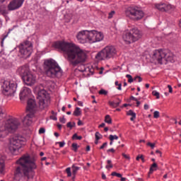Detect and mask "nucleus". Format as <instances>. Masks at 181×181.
<instances>
[{
  "label": "nucleus",
  "instance_id": "1",
  "mask_svg": "<svg viewBox=\"0 0 181 181\" xmlns=\"http://www.w3.org/2000/svg\"><path fill=\"white\" fill-rule=\"evenodd\" d=\"M53 46L66 55V59L72 67H76L81 63H86L87 60V54L76 44L66 41H57Z\"/></svg>",
  "mask_w": 181,
  "mask_h": 181
},
{
  "label": "nucleus",
  "instance_id": "2",
  "mask_svg": "<svg viewBox=\"0 0 181 181\" xmlns=\"http://www.w3.org/2000/svg\"><path fill=\"white\" fill-rule=\"evenodd\" d=\"M36 157L30 158L28 154L23 155L16 162L14 170V180L27 179V181L35 177V169L37 168L36 165Z\"/></svg>",
  "mask_w": 181,
  "mask_h": 181
},
{
  "label": "nucleus",
  "instance_id": "3",
  "mask_svg": "<svg viewBox=\"0 0 181 181\" xmlns=\"http://www.w3.org/2000/svg\"><path fill=\"white\" fill-rule=\"evenodd\" d=\"M45 74L47 77L54 78V77H62V68L54 59H47L44 62Z\"/></svg>",
  "mask_w": 181,
  "mask_h": 181
},
{
  "label": "nucleus",
  "instance_id": "4",
  "mask_svg": "<svg viewBox=\"0 0 181 181\" xmlns=\"http://www.w3.org/2000/svg\"><path fill=\"white\" fill-rule=\"evenodd\" d=\"M153 59L159 64H168V62L175 63L173 54L168 49H157L154 51Z\"/></svg>",
  "mask_w": 181,
  "mask_h": 181
},
{
  "label": "nucleus",
  "instance_id": "5",
  "mask_svg": "<svg viewBox=\"0 0 181 181\" xmlns=\"http://www.w3.org/2000/svg\"><path fill=\"white\" fill-rule=\"evenodd\" d=\"M21 126V122L16 118L7 119L5 124L0 122V138H5V131H16Z\"/></svg>",
  "mask_w": 181,
  "mask_h": 181
},
{
  "label": "nucleus",
  "instance_id": "6",
  "mask_svg": "<svg viewBox=\"0 0 181 181\" xmlns=\"http://www.w3.org/2000/svg\"><path fill=\"white\" fill-rule=\"evenodd\" d=\"M1 91L6 97H13L18 88V83L14 81H4L1 82Z\"/></svg>",
  "mask_w": 181,
  "mask_h": 181
},
{
  "label": "nucleus",
  "instance_id": "7",
  "mask_svg": "<svg viewBox=\"0 0 181 181\" xmlns=\"http://www.w3.org/2000/svg\"><path fill=\"white\" fill-rule=\"evenodd\" d=\"M18 56L22 59H28L33 52V44L29 40H25L18 45Z\"/></svg>",
  "mask_w": 181,
  "mask_h": 181
},
{
  "label": "nucleus",
  "instance_id": "8",
  "mask_svg": "<svg viewBox=\"0 0 181 181\" xmlns=\"http://www.w3.org/2000/svg\"><path fill=\"white\" fill-rule=\"evenodd\" d=\"M116 54L117 49H115V47L107 45L96 54L95 59H98L99 60H108L114 57Z\"/></svg>",
  "mask_w": 181,
  "mask_h": 181
},
{
  "label": "nucleus",
  "instance_id": "9",
  "mask_svg": "<svg viewBox=\"0 0 181 181\" xmlns=\"http://www.w3.org/2000/svg\"><path fill=\"white\" fill-rule=\"evenodd\" d=\"M141 37H142V33L138 28H132L129 32L123 35V40L125 41L127 45H131V43L139 40Z\"/></svg>",
  "mask_w": 181,
  "mask_h": 181
},
{
  "label": "nucleus",
  "instance_id": "10",
  "mask_svg": "<svg viewBox=\"0 0 181 181\" xmlns=\"http://www.w3.org/2000/svg\"><path fill=\"white\" fill-rule=\"evenodd\" d=\"M126 16L132 19V21H141L142 18L145 16V13L142 10L136 6H130L127 8L125 11Z\"/></svg>",
  "mask_w": 181,
  "mask_h": 181
},
{
  "label": "nucleus",
  "instance_id": "11",
  "mask_svg": "<svg viewBox=\"0 0 181 181\" xmlns=\"http://www.w3.org/2000/svg\"><path fill=\"white\" fill-rule=\"evenodd\" d=\"M39 105L40 110H45L50 105V95L47 94L46 90H42L38 93Z\"/></svg>",
  "mask_w": 181,
  "mask_h": 181
},
{
  "label": "nucleus",
  "instance_id": "12",
  "mask_svg": "<svg viewBox=\"0 0 181 181\" xmlns=\"http://www.w3.org/2000/svg\"><path fill=\"white\" fill-rule=\"evenodd\" d=\"M22 148V141L19 138V136H13L10 139L9 144V151L11 152H16V151H19Z\"/></svg>",
  "mask_w": 181,
  "mask_h": 181
},
{
  "label": "nucleus",
  "instance_id": "13",
  "mask_svg": "<svg viewBox=\"0 0 181 181\" xmlns=\"http://www.w3.org/2000/svg\"><path fill=\"white\" fill-rule=\"evenodd\" d=\"M22 80L24 82V84H25V86H28V87H32V86H35V84H36V76L33 74L30 71L25 76H23Z\"/></svg>",
  "mask_w": 181,
  "mask_h": 181
},
{
  "label": "nucleus",
  "instance_id": "14",
  "mask_svg": "<svg viewBox=\"0 0 181 181\" xmlns=\"http://www.w3.org/2000/svg\"><path fill=\"white\" fill-rule=\"evenodd\" d=\"M27 112H30L31 114H36V111H37V105H36V100L33 99H28L27 102L26 107Z\"/></svg>",
  "mask_w": 181,
  "mask_h": 181
},
{
  "label": "nucleus",
  "instance_id": "15",
  "mask_svg": "<svg viewBox=\"0 0 181 181\" xmlns=\"http://www.w3.org/2000/svg\"><path fill=\"white\" fill-rule=\"evenodd\" d=\"M25 0H13L8 5V11H15V9H18L23 4Z\"/></svg>",
  "mask_w": 181,
  "mask_h": 181
},
{
  "label": "nucleus",
  "instance_id": "16",
  "mask_svg": "<svg viewBox=\"0 0 181 181\" xmlns=\"http://www.w3.org/2000/svg\"><path fill=\"white\" fill-rule=\"evenodd\" d=\"M31 93L32 90L30 88L27 87L23 88V90L20 93V100H28L30 97Z\"/></svg>",
  "mask_w": 181,
  "mask_h": 181
},
{
  "label": "nucleus",
  "instance_id": "17",
  "mask_svg": "<svg viewBox=\"0 0 181 181\" xmlns=\"http://www.w3.org/2000/svg\"><path fill=\"white\" fill-rule=\"evenodd\" d=\"M156 9L160 11L161 12H168L172 9V5L166 4L164 3H160L155 5Z\"/></svg>",
  "mask_w": 181,
  "mask_h": 181
},
{
  "label": "nucleus",
  "instance_id": "18",
  "mask_svg": "<svg viewBox=\"0 0 181 181\" xmlns=\"http://www.w3.org/2000/svg\"><path fill=\"white\" fill-rule=\"evenodd\" d=\"M76 37L80 43H87V30L80 31Z\"/></svg>",
  "mask_w": 181,
  "mask_h": 181
},
{
  "label": "nucleus",
  "instance_id": "19",
  "mask_svg": "<svg viewBox=\"0 0 181 181\" xmlns=\"http://www.w3.org/2000/svg\"><path fill=\"white\" fill-rule=\"evenodd\" d=\"M30 72L29 66H20L17 69V73L21 76L22 79L23 78L24 76H27V74H28Z\"/></svg>",
  "mask_w": 181,
  "mask_h": 181
},
{
  "label": "nucleus",
  "instance_id": "20",
  "mask_svg": "<svg viewBox=\"0 0 181 181\" xmlns=\"http://www.w3.org/2000/svg\"><path fill=\"white\" fill-rule=\"evenodd\" d=\"M33 117H35V113L27 114L23 120V124L27 125V127L32 125V118H33Z\"/></svg>",
  "mask_w": 181,
  "mask_h": 181
},
{
  "label": "nucleus",
  "instance_id": "21",
  "mask_svg": "<svg viewBox=\"0 0 181 181\" xmlns=\"http://www.w3.org/2000/svg\"><path fill=\"white\" fill-rule=\"evenodd\" d=\"M87 42L89 43H95V30H87Z\"/></svg>",
  "mask_w": 181,
  "mask_h": 181
},
{
  "label": "nucleus",
  "instance_id": "22",
  "mask_svg": "<svg viewBox=\"0 0 181 181\" xmlns=\"http://www.w3.org/2000/svg\"><path fill=\"white\" fill-rule=\"evenodd\" d=\"M0 15H3V16H6V15H8V11L6 10V5L0 4Z\"/></svg>",
  "mask_w": 181,
  "mask_h": 181
},
{
  "label": "nucleus",
  "instance_id": "23",
  "mask_svg": "<svg viewBox=\"0 0 181 181\" xmlns=\"http://www.w3.org/2000/svg\"><path fill=\"white\" fill-rule=\"evenodd\" d=\"M127 115L132 117L130 118V121H135V119H136V113H135V112H134L132 110L127 111Z\"/></svg>",
  "mask_w": 181,
  "mask_h": 181
},
{
  "label": "nucleus",
  "instance_id": "24",
  "mask_svg": "<svg viewBox=\"0 0 181 181\" xmlns=\"http://www.w3.org/2000/svg\"><path fill=\"white\" fill-rule=\"evenodd\" d=\"M95 42H101V40H103V39H104V35H103V33H98V32L95 31Z\"/></svg>",
  "mask_w": 181,
  "mask_h": 181
},
{
  "label": "nucleus",
  "instance_id": "25",
  "mask_svg": "<svg viewBox=\"0 0 181 181\" xmlns=\"http://www.w3.org/2000/svg\"><path fill=\"white\" fill-rule=\"evenodd\" d=\"M156 168H158V164L156 163H153L150 167L148 177H150L151 175L153 173L154 170H157Z\"/></svg>",
  "mask_w": 181,
  "mask_h": 181
},
{
  "label": "nucleus",
  "instance_id": "26",
  "mask_svg": "<svg viewBox=\"0 0 181 181\" xmlns=\"http://www.w3.org/2000/svg\"><path fill=\"white\" fill-rule=\"evenodd\" d=\"M4 169H5V160L0 157V173H4Z\"/></svg>",
  "mask_w": 181,
  "mask_h": 181
},
{
  "label": "nucleus",
  "instance_id": "27",
  "mask_svg": "<svg viewBox=\"0 0 181 181\" xmlns=\"http://www.w3.org/2000/svg\"><path fill=\"white\" fill-rule=\"evenodd\" d=\"M4 118H6V110L2 107H0V121H2Z\"/></svg>",
  "mask_w": 181,
  "mask_h": 181
},
{
  "label": "nucleus",
  "instance_id": "28",
  "mask_svg": "<svg viewBox=\"0 0 181 181\" xmlns=\"http://www.w3.org/2000/svg\"><path fill=\"white\" fill-rule=\"evenodd\" d=\"M73 115H74L75 117H80V115H81V110L80 107H76Z\"/></svg>",
  "mask_w": 181,
  "mask_h": 181
},
{
  "label": "nucleus",
  "instance_id": "29",
  "mask_svg": "<svg viewBox=\"0 0 181 181\" xmlns=\"http://www.w3.org/2000/svg\"><path fill=\"white\" fill-rule=\"evenodd\" d=\"M107 165L105 166V168L107 169V170H110V169H112L114 168L112 161H111V160H107Z\"/></svg>",
  "mask_w": 181,
  "mask_h": 181
},
{
  "label": "nucleus",
  "instance_id": "30",
  "mask_svg": "<svg viewBox=\"0 0 181 181\" xmlns=\"http://www.w3.org/2000/svg\"><path fill=\"white\" fill-rule=\"evenodd\" d=\"M105 122H106V124H112V119H111V116L109 115H106L105 117Z\"/></svg>",
  "mask_w": 181,
  "mask_h": 181
},
{
  "label": "nucleus",
  "instance_id": "31",
  "mask_svg": "<svg viewBox=\"0 0 181 181\" xmlns=\"http://www.w3.org/2000/svg\"><path fill=\"white\" fill-rule=\"evenodd\" d=\"M79 170H80L79 167L73 165L72 166V174H73V176H76V175H77V171Z\"/></svg>",
  "mask_w": 181,
  "mask_h": 181
},
{
  "label": "nucleus",
  "instance_id": "32",
  "mask_svg": "<svg viewBox=\"0 0 181 181\" xmlns=\"http://www.w3.org/2000/svg\"><path fill=\"white\" fill-rule=\"evenodd\" d=\"M72 146V151H74V152H77V150L78 149V148H80V146H78V144H77L76 143H73L71 144Z\"/></svg>",
  "mask_w": 181,
  "mask_h": 181
},
{
  "label": "nucleus",
  "instance_id": "33",
  "mask_svg": "<svg viewBox=\"0 0 181 181\" xmlns=\"http://www.w3.org/2000/svg\"><path fill=\"white\" fill-rule=\"evenodd\" d=\"M152 95H154V97H156L157 100H159L160 98V94L156 90H153Z\"/></svg>",
  "mask_w": 181,
  "mask_h": 181
},
{
  "label": "nucleus",
  "instance_id": "34",
  "mask_svg": "<svg viewBox=\"0 0 181 181\" xmlns=\"http://www.w3.org/2000/svg\"><path fill=\"white\" fill-rule=\"evenodd\" d=\"M139 159L142 160L143 163H145V158H144V155H138L136 158V160H139Z\"/></svg>",
  "mask_w": 181,
  "mask_h": 181
},
{
  "label": "nucleus",
  "instance_id": "35",
  "mask_svg": "<svg viewBox=\"0 0 181 181\" xmlns=\"http://www.w3.org/2000/svg\"><path fill=\"white\" fill-rule=\"evenodd\" d=\"M72 139H78V141H81V139H83V136H78L77 134H74L72 136Z\"/></svg>",
  "mask_w": 181,
  "mask_h": 181
},
{
  "label": "nucleus",
  "instance_id": "36",
  "mask_svg": "<svg viewBox=\"0 0 181 181\" xmlns=\"http://www.w3.org/2000/svg\"><path fill=\"white\" fill-rule=\"evenodd\" d=\"M98 94H100V95H107V94H108V91L104 90V89H101L99 92Z\"/></svg>",
  "mask_w": 181,
  "mask_h": 181
},
{
  "label": "nucleus",
  "instance_id": "37",
  "mask_svg": "<svg viewBox=\"0 0 181 181\" xmlns=\"http://www.w3.org/2000/svg\"><path fill=\"white\" fill-rule=\"evenodd\" d=\"M114 15H115V11H112L109 13L108 14V19H112V18L114 17Z\"/></svg>",
  "mask_w": 181,
  "mask_h": 181
},
{
  "label": "nucleus",
  "instance_id": "38",
  "mask_svg": "<svg viewBox=\"0 0 181 181\" xmlns=\"http://www.w3.org/2000/svg\"><path fill=\"white\" fill-rule=\"evenodd\" d=\"M111 176H117V177H122V175L121 173H118L117 172H112L111 173Z\"/></svg>",
  "mask_w": 181,
  "mask_h": 181
},
{
  "label": "nucleus",
  "instance_id": "39",
  "mask_svg": "<svg viewBox=\"0 0 181 181\" xmlns=\"http://www.w3.org/2000/svg\"><path fill=\"white\" fill-rule=\"evenodd\" d=\"M126 77L129 78L128 83H134V78H132V76H131L130 74H127L126 75Z\"/></svg>",
  "mask_w": 181,
  "mask_h": 181
},
{
  "label": "nucleus",
  "instance_id": "40",
  "mask_svg": "<svg viewBox=\"0 0 181 181\" xmlns=\"http://www.w3.org/2000/svg\"><path fill=\"white\" fill-rule=\"evenodd\" d=\"M95 139L97 141H100V139H101L102 136H101V134H100V132H97L95 134Z\"/></svg>",
  "mask_w": 181,
  "mask_h": 181
},
{
  "label": "nucleus",
  "instance_id": "41",
  "mask_svg": "<svg viewBox=\"0 0 181 181\" xmlns=\"http://www.w3.org/2000/svg\"><path fill=\"white\" fill-rule=\"evenodd\" d=\"M110 141H114V139H118V136L110 134L109 136Z\"/></svg>",
  "mask_w": 181,
  "mask_h": 181
},
{
  "label": "nucleus",
  "instance_id": "42",
  "mask_svg": "<svg viewBox=\"0 0 181 181\" xmlns=\"http://www.w3.org/2000/svg\"><path fill=\"white\" fill-rule=\"evenodd\" d=\"M6 37H8V33L4 34V35L1 36V46H4V40H5V38H6Z\"/></svg>",
  "mask_w": 181,
  "mask_h": 181
},
{
  "label": "nucleus",
  "instance_id": "43",
  "mask_svg": "<svg viewBox=\"0 0 181 181\" xmlns=\"http://www.w3.org/2000/svg\"><path fill=\"white\" fill-rule=\"evenodd\" d=\"M66 173H67V177H70V176H71V168H67L66 169Z\"/></svg>",
  "mask_w": 181,
  "mask_h": 181
},
{
  "label": "nucleus",
  "instance_id": "44",
  "mask_svg": "<svg viewBox=\"0 0 181 181\" xmlns=\"http://www.w3.org/2000/svg\"><path fill=\"white\" fill-rule=\"evenodd\" d=\"M115 84V86H118L117 87V90H122V83H119L118 81H116Z\"/></svg>",
  "mask_w": 181,
  "mask_h": 181
},
{
  "label": "nucleus",
  "instance_id": "45",
  "mask_svg": "<svg viewBox=\"0 0 181 181\" xmlns=\"http://www.w3.org/2000/svg\"><path fill=\"white\" fill-rule=\"evenodd\" d=\"M117 100H118L119 102H117V103L115 102V104H114V106H113L115 108H117V107H119V104H121V103H122L121 99L118 98Z\"/></svg>",
  "mask_w": 181,
  "mask_h": 181
},
{
  "label": "nucleus",
  "instance_id": "46",
  "mask_svg": "<svg viewBox=\"0 0 181 181\" xmlns=\"http://www.w3.org/2000/svg\"><path fill=\"white\" fill-rule=\"evenodd\" d=\"M160 115H159V112L158 111H155L153 112V117L154 118H159Z\"/></svg>",
  "mask_w": 181,
  "mask_h": 181
},
{
  "label": "nucleus",
  "instance_id": "47",
  "mask_svg": "<svg viewBox=\"0 0 181 181\" xmlns=\"http://www.w3.org/2000/svg\"><path fill=\"white\" fill-rule=\"evenodd\" d=\"M147 146H151V149H153V148H155V143L148 142L147 143Z\"/></svg>",
  "mask_w": 181,
  "mask_h": 181
},
{
  "label": "nucleus",
  "instance_id": "48",
  "mask_svg": "<svg viewBox=\"0 0 181 181\" xmlns=\"http://www.w3.org/2000/svg\"><path fill=\"white\" fill-rule=\"evenodd\" d=\"M59 121L62 124H66V118H64V116H63V117H60Z\"/></svg>",
  "mask_w": 181,
  "mask_h": 181
},
{
  "label": "nucleus",
  "instance_id": "49",
  "mask_svg": "<svg viewBox=\"0 0 181 181\" xmlns=\"http://www.w3.org/2000/svg\"><path fill=\"white\" fill-rule=\"evenodd\" d=\"M66 127H67V128H70V129H73V125H72L71 122H68L66 124Z\"/></svg>",
  "mask_w": 181,
  "mask_h": 181
},
{
  "label": "nucleus",
  "instance_id": "50",
  "mask_svg": "<svg viewBox=\"0 0 181 181\" xmlns=\"http://www.w3.org/2000/svg\"><path fill=\"white\" fill-rule=\"evenodd\" d=\"M59 145V148H63V146H64V145H66V143L64 141H59L58 142Z\"/></svg>",
  "mask_w": 181,
  "mask_h": 181
},
{
  "label": "nucleus",
  "instance_id": "51",
  "mask_svg": "<svg viewBox=\"0 0 181 181\" xmlns=\"http://www.w3.org/2000/svg\"><path fill=\"white\" fill-rule=\"evenodd\" d=\"M45 132H46V129H45V128H40L39 129V134H45Z\"/></svg>",
  "mask_w": 181,
  "mask_h": 181
},
{
  "label": "nucleus",
  "instance_id": "52",
  "mask_svg": "<svg viewBox=\"0 0 181 181\" xmlns=\"http://www.w3.org/2000/svg\"><path fill=\"white\" fill-rule=\"evenodd\" d=\"M168 88L169 89V93H173V88H172V86L168 85Z\"/></svg>",
  "mask_w": 181,
  "mask_h": 181
},
{
  "label": "nucleus",
  "instance_id": "53",
  "mask_svg": "<svg viewBox=\"0 0 181 181\" xmlns=\"http://www.w3.org/2000/svg\"><path fill=\"white\" fill-rule=\"evenodd\" d=\"M122 156L123 158H124L125 159H128V160H129V159H131V158L129 157V156L125 154V153H122Z\"/></svg>",
  "mask_w": 181,
  "mask_h": 181
},
{
  "label": "nucleus",
  "instance_id": "54",
  "mask_svg": "<svg viewBox=\"0 0 181 181\" xmlns=\"http://www.w3.org/2000/svg\"><path fill=\"white\" fill-rule=\"evenodd\" d=\"M107 145H108V143L107 142L103 143V144L100 147V149L104 148L105 146H107Z\"/></svg>",
  "mask_w": 181,
  "mask_h": 181
},
{
  "label": "nucleus",
  "instance_id": "55",
  "mask_svg": "<svg viewBox=\"0 0 181 181\" xmlns=\"http://www.w3.org/2000/svg\"><path fill=\"white\" fill-rule=\"evenodd\" d=\"M107 153L109 152H112V153H115V150L114 148H110V149L107 150Z\"/></svg>",
  "mask_w": 181,
  "mask_h": 181
},
{
  "label": "nucleus",
  "instance_id": "56",
  "mask_svg": "<svg viewBox=\"0 0 181 181\" xmlns=\"http://www.w3.org/2000/svg\"><path fill=\"white\" fill-rule=\"evenodd\" d=\"M50 119H53V121H57V117L54 115L50 116Z\"/></svg>",
  "mask_w": 181,
  "mask_h": 181
},
{
  "label": "nucleus",
  "instance_id": "57",
  "mask_svg": "<svg viewBox=\"0 0 181 181\" xmlns=\"http://www.w3.org/2000/svg\"><path fill=\"white\" fill-rule=\"evenodd\" d=\"M130 100H133V101H138V99L134 96H131L130 97Z\"/></svg>",
  "mask_w": 181,
  "mask_h": 181
},
{
  "label": "nucleus",
  "instance_id": "58",
  "mask_svg": "<svg viewBox=\"0 0 181 181\" xmlns=\"http://www.w3.org/2000/svg\"><path fill=\"white\" fill-rule=\"evenodd\" d=\"M156 153H159L160 158H162V151H159V150H156Z\"/></svg>",
  "mask_w": 181,
  "mask_h": 181
},
{
  "label": "nucleus",
  "instance_id": "59",
  "mask_svg": "<svg viewBox=\"0 0 181 181\" xmlns=\"http://www.w3.org/2000/svg\"><path fill=\"white\" fill-rule=\"evenodd\" d=\"M136 78H138V82L141 83V81H142V78L139 76H137Z\"/></svg>",
  "mask_w": 181,
  "mask_h": 181
},
{
  "label": "nucleus",
  "instance_id": "60",
  "mask_svg": "<svg viewBox=\"0 0 181 181\" xmlns=\"http://www.w3.org/2000/svg\"><path fill=\"white\" fill-rule=\"evenodd\" d=\"M105 127V123H102L99 125V128H104Z\"/></svg>",
  "mask_w": 181,
  "mask_h": 181
},
{
  "label": "nucleus",
  "instance_id": "61",
  "mask_svg": "<svg viewBox=\"0 0 181 181\" xmlns=\"http://www.w3.org/2000/svg\"><path fill=\"white\" fill-rule=\"evenodd\" d=\"M144 110H149V105L148 104L144 105Z\"/></svg>",
  "mask_w": 181,
  "mask_h": 181
},
{
  "label": "nucleus",
  "instance_id": "62",
  "mask_svg": "<svg viewBox=\"0 0 181 181\" xmlns=\"http://www.w3.org/2000/svg\"><path fill=\"white\" fill-rule=\"evenodd\" d=\"M78 105H79L80 107H83V102L78 101Z\"/></svg>",
  "mask_w": 181,
  "mask_h": 181
},
{
  "label": "nucleus",
  "instance_id": "63",
  "mask_svg": "<svg viewBox=\"0 0 181 181\" xmlns=\"http://www.w3.org/2000/svg\"><path fill=\"white\" fill-rule=\"evenodd\" d=\"M115 102H109V105H111V107H114Z\"/></svg>",
  "mask_w": 181,
  "mask_h": 181
},
{
  "label": "nucleus",
  "instance_id": "64",
  "mask_svg": "<svg viewBox=\"0 0 181 181\" xmlns=\"http://www.w3.org/2000/svg\"><path fill=\"white\" fill-rule=\"evenodd\" d=\"M78 126L83 125V122H81V120H78Z\"/></svg>",
  "mask_w": 181,
  "mask_h": 181
}]
</instances>
